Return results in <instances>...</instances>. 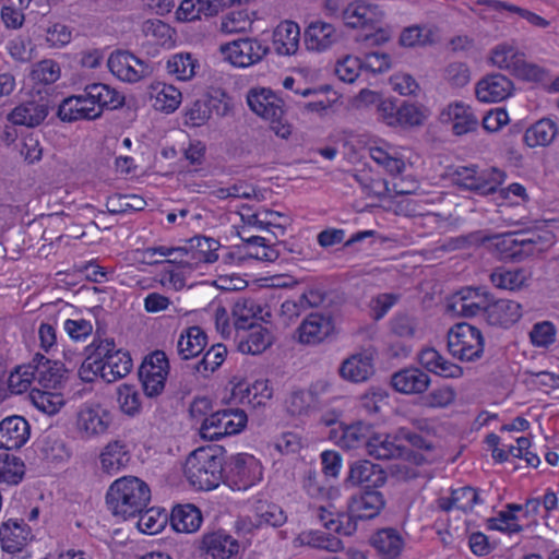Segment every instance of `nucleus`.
Listing matches in <instances>:
<instances>
[{
  "label": "nucleus",
  "mask_w": 559,
  "mask_h": 559,
  "mask_svg": "<svg viewBox=\"0 0 559 559\" xmlns=\"http://www.w3.org/2000/svg\"><path fill=\"white\" fill-rule=\"evenodd\" d=\"M385 507L383 495L374 489H366L358 496H353L348 503V511L352 516L359 520H370L379 515Z\"/></svg>",
  "instance_id": "b1692460"
},
{
  "label": "nucleus",
  "mask_w": 559,
  "mask_h": 559,
  "mask_svg": "<svg viewBox=\"0 0 559 559\" xmlns=\"http://www.w3.org/2000/svg\"><path fill=\"white\" fill-rule=\"evenodd\" d=\"M304 38L307 49L323 51L337 41L338 34L331 23L313 21L305 29Z\"/></svg>",
  "instance_id": "cd10ccee"
},
{
  "label": "nucleus",
  "mask_w": 559,
  "mask_h": 559,
  "mask_svg": "<svg viewBox=\"0 0 559 559\" xmlns=\"http://www.w3.org/2000/svg\"><path fill=\"white\" fill-rule=\"evenodd\" d=\"M443 79L453 87H463L471 80V71L463 62H451L443 70Z\"/></svg>",
  "instance_id": "0e129e2a"
},
{
  "label": "nucleus",
  "mask_w": 559,
  "mask_h": 559,
  "mask_svg": "<svg viewBox=\"0 0 559 559\" xmlns=\"http://www.w3.org/2000/svg\"><path fill=\"white\" fill-rule=\"evenodd\" d=\"M522 317V306L510 299L489 302L486 320L491 325L509 326Z\"/></svg>",
  "instance_id": "2f4dec72"
},
{
  "label": "nucleus",
  "mask_w": 559,
  "mask_h": 559,
  "mask_svg": "<svg viewBox=\"0 0 559 559\" xmlns=\"http://www.w3.org/2000/svg\"><path fill=\"white\" fill-rule=\"evenodd\" d=\"M223 464L224 459L219 449L198 448L186 460L185 475L193 487L211 490L224 479Z\"/></svg>",
  "instance_id": "f03ea898"
},
{
  "label": "nucleus",
  "mask_w": 559,
  "mask_h": 559,
  "mask_svg": "<svg viewBox=\"0 0 559 559\" xmlns=\"http://www.w3.org/2000/svg\"><path fill=\"white\" fill-rule=\"evenodd\" d=\"M25 473L23 461L9 453L0 454V483L17 485Z\"/></svg>",
  "instance_id": "de8ad7c7"
},
{
  "label": "nucleus",
  "mask_w": 559,
  "mask_h": 559,
  "mask_svg": "<svg viewBox=\"0 0 559 559\" xmlns=\"http://www.w3.org/2000/svg\"><path fill=\"white\" fill-rule=\"evenodd\" d=\"M235 316L234 325L236 330L238 332L243 331L245 333L240 336L238 343L239 352L242 354L258 355L271 346L272 335L270 331L254 321H249L250 317L254 316L253 302L250 304V307L245 302L242 308L237 305Z\"/></svg>",
  "instance_id": "20e7f679"
},
{
  "label": "nucleus",
  "mask_w": 559,
  "mask_h": 559,
  "mask_svg": "<svg viewBox=\"0 0 559 559\" xmlns=\"http://www.w3.org/2000/svg\"><path fill=\"white\" fill-rule=\"evenodd\" d=\"M49 107L43 99L40 102H26L15 107L8 116L13 124L36 127L48 116Z\"/></svg>",
  "instance_id": "7c9ffc66"
},
{
  "label": "nucleus",
  "mask_w": 559,
  "mask_h": 559,
  "mask_svg": "<svg viewBox=\"0 0 559 559\" xmlns=\"http://www.w3.org/2000/svg\"><path fill=\"white\" fill-rule=\"evenodd\" d=\"M224 477L234 489L247 490L261 479L262 467L254 456L239 453L226 463Z\"/></svg>",
  "instance_id": "1a4fd4ad"
},
{
  "label": "nucleus",
  "mask_w": 559,
  "mask_h": 559,
  "mask_svg": "<svg viewBox=\"0 0 559 559\" xmlns=\"http://www.w3.org/2000/svg\"><path fill=\"white\" fill-rule=\"evenodd\" d=\"M199 551L203 559H240V545L223 530L204 533Z\"/></svg>",
  "instance_id": "f8f14e48"
},
{
  "label": "nucleus",
  "mask_w": 559,
  "mask_h": 559,
  "mask_svg": "<svg viewBox=\"0 0 559 559\" xmlns=\"http://www.w3.org/2000/svg\"><path fill=\"white\" fill-rule=\"evenodd\" d=\"M477 3L480 5H486L490 9H492L493 11L506 10L510 13H515V14L520 15L522 19L526 20L533 26H536L539 28H546L550 24L549 21L542 17L540 15H538L530 10L523 9L521 7L511 4L509 2H504V1H500V0H478Z\"/></svg>",
  "instance_id": "a18cd8bd"
},
{
  "label": "nucleus",
  "mask_w": 559,
  "mask_h": 559,
  "mask_svg": "<svg viewBox=\"0 0 559 559\" xmlns=\"http://www.w3.org/2000/svg\"><path fill=\"white\" fill-rule=\"evenodd\" d=\"M495 246L502 258L521 261L534 253L536 241L523 233H507L495 236Z\"/></svg>",
  "instance_id": "412c9836"
},
{
  "label": "nucleus",
  "mask_w": 559,
  "mask_h": 559,
  "mask_svg": "<svg viewBox=\"0 0 559 559\" xmlns=\"http://www.w3.org/2000/svg\"><path fill=\"white\" fill-rule=\"evenodd\" d=\"M153 90L155 91L154 107L157 110L173 112L180 105L181 93L175 86L167 85L165 83H157Z\"/></svg>",
  "instance_id": "09e8293b"
},
{
  "label": "nucleus",
  "mask_w": 559,
  "mask_h": 559,
  "mask_svg": "<svg viewBox=\"0 0 559 559\" xmlns=\"http://www.w3.org/2000/svg\"><path fill=\"white\" fill-rule=\"evenodd\" d=\"M138 527L141 532L154 535L159 533L166 525L168 514L164 510L147 509V507L138 514Z\"/></svg>",
  "instance_id": "3c124183"
},
{
  "label": "nucleus",
  "mask_w": 559,
  "mask_h": 559,
  "mask_svg": "<svg viewBox=\"0 0 559 559\" xmlns=\"http://www.w3.org/2000/svg\"><path fill=\"white\" fill-rule=\"evenodd\" d=\"M372 546L383 556L384 559H394L400 556L404 540L394 528L378 531L371 538Z\"/></svg>",
  "instance_id": "58836bf2"
},
{
  "label": "nucleus",
  "mask_w": 559,
  "mask_h": 559,
  "mask_svg": "<svg viewBox=\"0 0 559 559\" xmlns=\"http://www.w3.org/2000/svg\"><path fill=\"white\" fill-rule=\"evenodd\" d=\"M331 516L332 513L328 512L323 508L318 510V518L328 530L346 536L352 535L357 530L356 521L359 519L352 516L349 512L346 515H338L337 519H333Z\"/></svg>",
  "instance_id": "8fccbe9b"
},
{
  "label": "nucleus",
  "mask_w": 559,
  "mask_h": 559,
  "mask_svg": "<svg viewBox=\"0 0 559 559\" xmlns=\"http://www.w3.org/2000/svg\"><path fill=\"white\" fill-rule=\"evenodd\" d=\"M504 178L498 168L479 171L476 167H459L453 174L455 185L483 195L495 193Z\"/></svg>",
  "instance_id": "6e6552de"
},
{
  "label": "nucleus",
  "mask_w": 559,
  "mask_h": 559,
  "mask_svg": "<svg viewBox=\"0 0 559 559\" xmlns=\"http://www.w3.org/2000/svg\"><path fill=\"white\" fill-rule=\"evenodd\" d=\"M391 332L403 338H411L416 332V321L407 313H396L390 321Z\"/></svg>",
  "instance_id": "69168bd1"
},
{
  "label": "nucleus",
  "mask_w": 559,
  "mask_h": 559,
  "mask_svg": "<svg viewBox=\"0 0 559 559\" xmlns=\"http://www.w3.org/2000/svg\"><path fill=\"white\" fill-rule=\"evenodd\" d=\"M130 460L131 454L127 443L122 440H111L99 454L100 469L108 475H115L126 468Z\"/></svg>",
  "instance_id": "a878e982"
},
{
  "label": "nucleus",
  "mask_w": 559,
  "mask_h": 559,
  "mask_svg": "<svg viewBox=\"0 0 559 559\" xmlns=\"http://www.w3.org/2000/svg\"><path fill=\"white\" fill-rule=\"evenodd\" d=\"M314 402V395L310 391L296 390L287 397L285 405L286 411L292 416H302L309 413Z\"/></svg>",
  "instance_id": "5fc2aeb1"
},
{
  "label": "nucleus",
  "mask_w": 559,
  "mask_h": 559,
  "mask_svg": "<svg viewBox=\"0 0 559 559\" xmlns=\"http://www.w3.org/2000/svg\"><path fill=\"white\" fill-rule=\"evenodd\" d=\"M171 526L180 533H194L202 523L201 511L193 504L177 506L170 515Z\"/></svg>",
  "instance_id": "c9c22d12"
},
{
  "label": "nucleus",
  "mask_w": 559,
  "mask_h": 559,
  "mask_svg": "<svg viewBox=\"0 0 559 559\" xmlns=\"http://www.w3.org/2000/svg\"><path fill=\"white\" fill-rule=\"evenodd\" d=\"M391 384L403 394H419L430 384V377L419 368H406L392 374Z\"/></svg>",
  "instance_id": "bb28decb"
},
{
  "label": "nucleus",
  "mask_w": 559,
  "mask_h": 559,
  "mask_svg": "<svg viewBox=\"0 0 559 559\" xmlns=\"http://www.w3.org/2000/svg\"><path fill=\"white\" fill-rule=\"evenodd\" d=\"M107 66L117 79L127 83H136L151 74L150 66L128 50L112 51Z\"/></svg>",
  "instance_id": "9b49d317"
},
{
  "label": "nucleus",
  "mask_w": 559,
  "mask_h": 559,
  "mask_svg": "<svg viewBox=\"0 0 559 559\" xmlns=\"http://www.w3.org/2000/svg\"><path fill=\"white\" fill-rule=\"evenodd\" d=\"M558 134V128L551 119H540L530 127L525 134L524 141L530 147L547 146Z\"/></svg>",
  "instance_id": "a19ab883"
},
{
  "label": "nucleus",
  "mask_w": 559,
  "mask_h": 559,
  "mask_svg": "<svg viewBox=\"0 0 559 559\" xmlns=\"http://www.w3.org/2000/svg\"><path fill=\"white\" fill-rule=\"evenodd\" d=\"M247 421V414L242 409H221L203 419L200 436L210 441L218 440L225 436L240 432L246 427Z\"/></svg>",
  "instance_id": "423d86ee"
},
{
  "label": "nucleus",
  "mask_w": 559,
  "mask_h": 559,
  "mask_svg": "<svg viewBox=\"0 0 559 559\" xmlns=\"http://www.w3.org/2000/svg\"><path fill=\"white\" fill-rule=\"evenodd\" d=\"M361 69V60L348 56L336 63L335 72L342 81L353 83L358 78Z\"/></svg>",
  "instance_id": "774afa93"
},
{
  "label": "nucleus",
  "mask_w": 559,
  "mask_h": 559,
  "mask_svg": "<svg viewBox=\"0 0 559 559\" xmlns=\"http://www.w3.org/2000/svg\"><path fill=\"white\" fill-rule=\"evenodd\" d=\"M490 282L500 289L519 290L527 285L530 274L524 269L496 267L490 273Z\"/></svg>",
  "instance_id": "e433bc0d"
},
{
  "label": "nucleus",
  "mask_w": 559,
  "mask_h": 559,
  "mask_svg": "<svg viewBox=\"0 0 559 559\" xmlns=\"http://www.w3.org/2000/svg\"><path fill=\"white\" fill-rule=\"evenodd\" d=\"M224 60L236 68H248L263 60L270 47L255 37H240L219 46Z\"/></svg>",
  "instance_id": "0eeeda50"
},
{
  "label": "nucleus",
  "mask_w": 559,
  "mask_h": 559,
  "mask_svg": "<svg viewBox=\"0 0 559 559\" xmlns=\"http://www.w3.org/2000/svg\"><path fill=\"white\" fill-rule=\"evenodd\" d=\"M396 441V438L390 436L372 435L367 452L378 460H391L406 456V448L399 444Z\"/></svg>",
  "instance_id": "4c0bfd02"
},
{
  "label": "nucleus",
  "mask_w": 559,
  "mask_h": 559,
  "mask_svg": "<svg viewBox=\"0 0 559 559\" xmlns=\"http://www.w3.org/2000/svg\"><path fill=\"white\" fill-rule=\"evenodd\" d=\"M47 390L33 389L29 397L34 406L47 415H55L64 405L62 394Z\"/></svg>",
  "instance_id": "49530a36"
},
{
  "label": "nucleus",
  "mask_w": 559,
  "mask_h": 559,
  "mask_svg": "<svg viewBox=\"0 0 559 559\" xmlns=\"http://www.w3.org/2000/svg\"><path fill=\"white\" fill-rule=\"evenodd\" d=\"M34 378L45 389L57 390L67 379L64 365L57 360H50L37 353L33 357Z\"/></svg>",
  "instance_id": "4be33fe9"
},
{
  "label": "nucleus",
  "mask_w": 559,
  "mask_h": 559,
  "mask_svg": "<svg viewBox=\"0 0 559 559\" xmlns=\"http://www.w3.org/2000/svg\"><path fill=\"white\" fill-rule=\"evenodd\" d=\"M103 379L108 382H115L124 378L132 369V359L129 353L117 349L115 354L103 361Z\"/></svg>",
  "instance_id": "ea45409f"
},
{
  "label": "nucleus",
  "mask_w": 559,
  "mask_h": 559,
  "mask_svg": "<svg viewBox=\"0 0 559 559\" xmlns=\"http://www.w3.org/2000/svg\"><path fill=\"white\" fill-rule=\"evenodd\" d=\"M118 403L120 409L129 416H134L140 413L141 401L140 394L134 386L122 384L117 390Z\"/></svg>",
  "instance_id": "680f3d73"
},
{
  "label": "nucleus",
  "mask_w": 559,
  "mask_h": 559,
  "mask_svg": "<svg viewBox=\"0 0 559 559\" xmlns=\"http://www.w3.org/2000/svg\"><path fill=\"white\" fill-rule=\"evenodd\" d=\"M31 426L19 415H12L0 421V449H21L29 439Z\"/></svg>",
  "instance_id": "aec40b11"
},
{
  "label": "nucleus",
  "mask_w": 559,
  "mask_h": 559,
  "mask_svg": "<svg viewBox=\"0 0 559 559\" xmlns=\"http://www.w3.org/2000/svg\"><path fill=\"white\" fill-rule=\"evenodd\" d=\"M512 82L502 74H491L476 85V96L483 103H498L511 95Z\"/></svg>",
  "instance_id": "393cba45"
},
{
  "label": "nucleus",
  "mask_w": 559,
  "mask_h": 559,
  "mask_svg": "<svg viewBox=\"0 0 559 559\" xmlns=\"http://www.w3.org/2000/svg\"><path fill=\"white\" fill-rule=\"evenodd\" d=\"M385 481L386 473L379 464L358 460L349 465L344 484L346 487L364 486L366 489H374L383 486Z\"/></svg>",
  "instance_id": "2eb2a0df"
},
{
  "label": "nucleus",
  "mask_w": 559,
  "mask_h": 559,
  "mask_svg": "<svg viewBox=\"0 0 559 559\" xmlns=\"http://www.w3.org/2000/svg\"><path fill=\"white\" fill-rule=\"evenodd\" d=\"M87 86L90 99H94L96 106H99L100 115L104 109H117L124 103V97L106 84L93 83Z\"/></svg>",
  "instance_id": "37998d69"
},
{
  "label": "nucleus",
  "mask_w": 559,
  "mask_h": 559,
  "mask_svg": "<svg viewBox=\"0 0 559 559\" xmlns=\"http://www.w3.org/2000/svg\"><path fill=\"white\" fill-rule=\"evenodd\" d=\"M32 537V530L23 520L10 519L0 526V542L7 552L21 551Z\"/></svg>",
  "instance_id": "5701e85b"
},
{
  "label": "nucleus",
  "mask_w": 559,
  "mask_h": 559,
  "mask_svg": "<svg viewBox=\"0 0 559 559\" xmlns=\"http://www.w3.org/2000/svg\"><path fill=\"white\" fill-rule=\"evenodd\" d=\"M334 331L330 316L320 312L308 314L296 330L297 341L305 345H317L323 342Z\"/></svg>",
  "instance_id": "a211bd4d"
},
{
  "label": "nucleus",
  "mask_w": 559,
  "mask_h": 559,
  "mask_svg": "<svg viewBox=\"0 0 559 559\" xmlns=\"http://www.w3.org/2000/svg\"><path fill=\"white\" fill-rule=\"evenodd\" d=\"M372 437L371 426L362 421H357L343 429L340 444L342 448L353 450L365 447L369 448Z\"/></svg>",
  "instance_id": "79ce46f5"
},
{
  "label": "nucleus",
  "mask_w": 559,
  "mask_h": 559,
  "mask_svg": "<svg viewBox=\"0 0 559 559\" xmlns=\"http://www.w3.org/2000/svg\"><path fill=\"white\" fill-rule=\"evenodd\" d=\"M479 497L475 488L465 486L451 490L450 497H440L437 502L439 509L449 512L452 509H457L464 512L473 510L474 506L478 503Z\"/></svg>",
  "instance_id": "72a5a7b5"
},
{
  "label": "nucleus",
  "mask_w": 559,
  "mask_h": 559,
  "mask_svg": "<svg viewBox=\"0 0 559 559\" xmlns=\"http://www.w3.org/2000/svg\"><path fill=\"white\" fill-rule=\"evenodd\" d=\"M207 344V336L204 331L193 325L186 329L177 342V353L183 360L197 357L201 354Z\"/></svg>",
  "instance_id": "473e14b6"
},
{
  "label": "nucleus",
  "mask_w": 559,
  "mask_h": 559,
  "mask_svg": "<svg viewBox=\"0 0 559 559\" xmlns=\"http://www.w3.org/2000/svg\"><path fill=\"white\" fill-rule=\"evenodd\" d=\"M33 369V360L27 365L19 366L15 368L13 372L9 376L8 385L12 393L21 394L25 392L35 381L34 370Z\"/></svg>",
  "instance_id": "4d7b16f0"
},
{
  "label": "nucleus",
  "mask_w": 559,
  "mask_h": 559,
  "mask_svg": "<svg viewBox=\"0 0 559 559\" xmlns=\"http://www.w3.org/2000/svg\"><path fill=\"white\" fill-rule=\"evenodd\" d=\"M300 28L293 21L281 22L273 32V47L280 56L295 55L299 48Z\"/></svg>",
  "instance_id": "c756f323"
},
{
  "label": "nucleus",
  "mask_w": 559,
  "mask_h": 559,
  "mask_svg": "<svg viewBox=\"0 0 559 559\" xmlns=\"http://www.w3.org/2000/svg\"><path fill=\"white\" fill-rule=\"evenodd\" d=\"M219 242L205 236H195L187 240L182 246V254L187 259H167L166 263L176 264L182 269L193 270L200 263H213L217 261Z\"/></svg>",
  "instance_id": "9d476101"
},
{
  "label": "nucleus",
  "mask_w": 559,
  "mask_h": 559,
  "mask_svg": "<svg viewBox=\"0 0 559 559\" xmlns=\"http://www.w3.org/2000/svg\"><path fill=\"white\" fill-rule=\"evenodd\" d=\"M388 393L382 389H370L360 397L361 408L369 415L379 414L388 405Z\"/></svg>",
  "instance_id": "e2e57ef3"
},
{
  "label": "nucleus",
  "mask_w": 559,
  "mask_h": 559,
  "mask_svg": "<svg viewBox=\"0 0 559 559\" xmlns=\"http://www.w3.org/2000/svg\"><path fill=\"white\" fill-rule=\"evenodd\" d=\"M238 235L243 242L238 249L243 251L248 258L266 262H273L278 258V250L274 246L267 245L269 239L261 236H249L246 226L238 231Z\"/></svg>",
  "instance_id": "c85d7f7f"
},
{
  "label": "nucleus",
  "mask_w": 559,
  "mask_h": 559,
  "mask_svg": "<svg viewBox=\"0 0 559 559\" xmlns=\"http://www.w3.org/2000/svg\"><path fill=\"white\" fill-rule=\"evenodd\" d=\"M247 103L254 114L270 121L271 129L277 136L288 139L293 127L286 118L284 100L272 90L251 88L247 95Z\"/></svg>",
  "instance_id": "7ed1b4c3"
},
{
  "label": "nucleus",
  "mask_w": 559,
  "mask_h": 559,
  "mask_svg": "<svg viewBox=\"0 0 559 559\" xmlns=\"http://www.w3.org/2000/svg\"><path fill=\"white\" fill-rule=\"evenodd\" d=\"M442 116H448V119L452 121V129L456 135L474 131L478 126V119L472 108L462 103L449 105Z\"/></svg>",
  "instance_id": "f704fd0d"
},
{
  "label": "nucleus",
  "mask_w": 559,
  "mask_h": 559,
  "mask_svg": "<svg viewBox=\"0 0 559 559\" xmlns=\"http://www.w3.org/2000/svg\"><path fill=\"white\" fill-rule=\"evenodd\" d=\"M485 340L480 330L469 323L461 322L448 332V349L462 361H476L484 355Z\"/></svg>",
  "instance_id": "39448f33"
},
{
  "label": "nucleus",
  "mask_w": 559,
  "mask_h": 559,
  "mask_svg": "<svg viewBox=\"0 0 559 559\" xmlns=\"http://www.w3.org/2000/svg\"><path fill=\"white\" fill-rule=\"evenodd\" d=\"M376 350L364 348L344 359L338 372L342 379L353 382H366L374 373Z\"/></svg>",
  "instance_id": "4468645a"
},
{
  "label": "nucleus",
  "mask_w": 559,
  "mask_h": 559,
  "mask_svg": "<svg viewBox=\"0 0 559 559\" xmlns=\"http://www.w3.org/2000/svg\"><path fill=\"white\" fill-rule=\"evenodd\" d=\"M512 74L528 82H543L548 75L544 68L535 63L526 62L524 57L519 61Z\"/></svg>",
  "instance_id": "338daca9"
},
{
  "label": "nucleus",
  "mask_w": 559,
  "mask_h": 559,
  "mask_svg": "<svg viewBox=\"0 0 559 559\" xmlns=\"http://www.w3.org/2000/svg\"><path fill=\"white\" fill-rule=\"evenodd\" d=\"M151 501L148 485L135 476L116 479L108 488L106 503L115 516L123 520L135 518Z\"/></svg>",
  "instance_id": "f257e3e1"
},
{
  "label": "nucleus",
  "mask_w": 559,
  "mask_h": 559,
  "mask_svg": "<svg viewBox=\"0 0 559 559\" xmlns=\"http://www.w3.org/2000/svg\"><path fill=\"white\" fill-rule=\"evenodd\" d=\"M197 60L190 53L174 55L167 61V71L178 80L187 81L195 74Z\"/></svg>",
  "instance_id": "603ef678"
},
{
  "label": "nucleus",
  "mask_w": 559,
  "mask_h": 559,
  "mask_svg": "<svg viewBox=\"0 0 559 559\" xmlns=\"http://www.w3.org/2000/svg\"><path fill=\"white\" fill-rule=\"evenodd\" d=\"M523 57L524 53L520 52L514 44L501 43L492 48L490 61L495 67L512 74Z\"/></svg>",
  "instance_id": "c03bdc74"
},
{
  "label": "nucleus",
  "mask_w": 559,
  "mask_h": 559,
  "mask_svg": "<svg viewBox=\"0 0 559 559\" xmlns=\"http://www.w3.org/2000/svg\"><path fill=\"white\" fill-rule=\"evenodd\" d=\"M383 11L377 4L355 1L343 9L341 19L352 28H376L382 22Z\"/></svg>",
  "instance_id": "f3484780"
},
{
  "label": "nucleus",
  "mask_w": 559,
  "mask_h": 559,
  "mask_svg": "<svg viewBox=\"0 0 559 559\" xmlns=\"http://www.w3.org/2000/svg\"><path fill=\"white\" fill-rule=\"evenodd\" d=\"M227 349L223 344L213 345L203 356V358L194 366L198 373L206 377L210 372H214L224 361Z\"/></svg>",
  "instance_id": "864d4df0"
},
{
  "label": "nucleus",
  "mask_w": 559,
  "mask_h": 559,
  "mask_svg": "<svg viewBox=\"0 0 559 559\" xmlns=\"http://www.w3.org/2000/svg\"><path fill=\"white\" fill-rule=\"evenodd\" d=\"M58 117L67 122L100 117L99 106H96L94 99H90L87 85L82 94L62 100L58 107Z\"/></svg>",
  "instance_id": "dca6fc26"
},
{
  "label": "nucleus",
  "mask_w": 559,
  "mask_h": 559,
  "mask_svg": "<svg viewBox=\"0 0 559 559\" xmlns=\"http://www.w3.org/2000/svg\"><path fill=\"white\" fill-rule=\"evenodd\" d=\"M169 361L163 350H155L148 355L139 368V374L167 377Z\"/></svg>",
  "instance_id": "13d9d810"
},
{
  "label": "nucleus",
  "mask_w": 559,
  "mask_h": 559,
  "mask_svg": "<svg viewBox=\"0 0 559 559\" xmlns=\"http://www.w3.org/2000/svg\"><path fill=\"white\" fill-rule=\"evenodd\" d=\"M110 424V413L99 404H85L78 413V429L86 438L105 433Z\"/></svg>",
  "instance_id": "6ab92c4d"
},
{
  "label": "nucleus",
  "mask_w": 559,
  "mask_h": 559,
  "mask_svg": "<svg viewBox=\"0 0 559 559\" xmlns=\"http://www.w3.org/2000/svg\"><path fill=\"white\" fill-rule=\"evenodd\" d=\"M255 514L259 519L258 526L265 524L273 527H280L287 521V516L283 509L275 503H259L255 509Z\"/></svg>",
  "instance_id": "6e6d98bb"
},
{
  "label": "nucleus",
  "mask_w": 559,
  "mask_h": 559,
  "mask_svg": "<svg viewBox=\"0 0 559 559\" xmlns=\"http://www.w3.org/2000/svg\"><path fill=\"white\" fill-rule=\"evenodd\" d=\"M557 329L550 321L537 322L530 332V340L536 347L547 348L556 342Z\"/></svg>",
  "instance_id": "052dcab7"
},
{
  "label": "nucleus",
  "mask_w": 559,
  "mask_h": 559,
  "mask_svg": "<svg viewBox=\"0 0 559 559\" xmlns=\"http://www.w3.org/2000/svg\"><path fill=\"white\" fill-rule=\"evenodd\" d=\"M490 295L481 287H464L452 297L450 308L456 314L471 318L484 312L487 314Z\"/></svg>",
  "instance_id": "ddd939ff"
},
{
  "label": "nucleus",
  "mask_w": 559,
  "mask_h": 559,
  "mask_svg": "<svg viewBox=\"0 0 559 559\" xmlns=\"http://www.w3.org/2000/svg\"><path fill=\"white\" fill-rule=\"evenodd\" d=\"M273 396V390L269 385V380L261 379L254 381L251 385H249L241 400L245 402L247 400L248 404H251L253 407L265 405V402L271 400Z\"/></svg>",
  "instance_id": "bf43d9fd"
}]
</instances>
